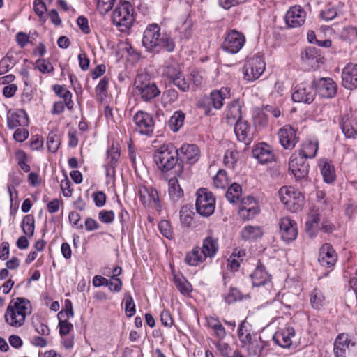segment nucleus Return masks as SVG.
<instances>
[{"instance_id": "nucleus-34", "label": "nucleus", "mask_w": 357, "mask_h": 357, "mask_svg": "<svg viewBox=\"0 0 357 357\" xmlns=\"http://www.w3.org/2000/svg\"><path fill=\"white\" fill-rule=\"evenodd\" d=\"M319 149V142L317 139H307L303 142L299 153L296 154L303 157L304 159H312L317 155Z\"/></svg>"}, {"instance_id": "nucleus-42", "label": "nucleus", "mask_w": 357, "mask_h": 357, "mask_svg": "<svg viewBox=\"0 0 357 357\" xmlns=\"http://www.w3.org/2000/svg\"><path fill=\"white\" fill-rule=\"evenodd\" d=\"M168 185L169 195L172 201L176 202L178 201L181 197H183V191L178 183L177 178H171L169 180Z\"/></svg>"}, {"instance_id": "nucleus-63", "label": "nucleus", "mask_w": 357, "mask_h": 357, "mask_svg": "<svg viewBox=\"0 0 357 357\" xmlns=\"http://www.w3.org/2000/svg\"><path fill=\"white\" fill-rule=\"evenodd\" d=\"M70 185L71 183L67 177L61 181L60 187L63 195L66 197H70L72 196L73 189L71 188Z\"/></svg>"}, {"instance_id": "nucleus-61", "label": "nucleus", "mask_w": 357, "mask_h": 357, "mask_svg": "<svg viewBox=\"0 0 357 357\" xmlns=\"http://www.w3.org/2000/svg\"><path fill=\"white\" fill-rule=\"evenodd\" d=\"M111 291L119 292L122 289V281L119 278L111 277L106 285Z\"/></svg>"}, {"instance_id": "nucleus-50", "label": "nucleus", "mask_w": 357, "mask_h": 357, "mask_svg": "<svg viewBox=\"0 0 357 357\" xmlns=\"http://www.w3.org/2000/svg\"><path fill=\"white\" fill-rule=\"evenodd\" d=\"M225 301L228 304L234 303L243 298L242 293L237 288L230 287L223 294Z\"/></svg>"}, {"instance_id": "nucleus-59", "label": "nucleus", "mask_w": 357, "mask_h": 357, "mask_svg": "<svg viewBox=\"0 0 357 357\" xmlns=\"http://www.w3.org/2000/svg\"><path fill=\"white\" fill-rule=\"evenodd\" d=\"M158 229L160 233L167 238L173 237V231L170 225V222L166 220H161L158 224Z\"/></svg>"}, {"instance_id": "nucleus-29", "label": "nucleus", "mask_w": 357, "mask_h": 357, "mask_svg": "<svg viewBox=\"0 0 357 357\" xmlns=\"http://www.w3.org/2000/svg\"><path fill=\"white\" fill-rule=\"evenodd\" d=\"M120 157V152L117 147L113 144L107 151L106 162L105 164V174L107 176H113L115 174V167Z\"/></svg>"}, {"instance_id": "nucleus-14", "label": "nucleus", "mask_w": 357, "mask_h": 357, "mask_svg": "<svg viewBox=\"0 0 357 357\" xmlns=\"http://www.w3.org/2000/svg\"><path fill=\"white\" fill-rule=\"evenodd\" d=\"M289 170L297 180L305 179L308 175L309 164L303 157L294 153L289 158Z\"/></svg>"}, {"instance_id": "nucleus-52", "label": "nucleus", "mask_w": 357, "mask_h": 357, "mask_svg": "<svg viewBox=\"0 0 357 357\" xmlns=\"http://www.w3.org/2000/svg\"><path fill=\"white\" fill-rule=\"evenodd\" d=\"M174 283L178 290L183 295H188L192 290L191 284L184 278L175 277Z\"/></svg>"}, {"instance_id": "nucleus-32", "label": "nucleus", "mask_w": 357, "mask_h": 357, "mask_svg": "<svg viewBox=\"0 0 357 357\" xmlns=\"http://www.w3.org/2000/svg\"><path fill=\"white\" fill-rule=\"evenodd\" d=\"M319 167L324 182L332 183L336 178L335 167L331 161L326 158L319 160Z\"/></svg>"}, {"instance_id": "nucleus-53", "label": "nucleus", "mask_w": 357, "mask_h": 357, "mask_svg": "<svg viewBox=\"0 0 357 357\" xmlns=\"http://www.w3.org/2000/svg\"><path fill=\"white\" fill-rule=\"evenodd\" d=\"M213 184L217 188H225L228 184V178L225 170H219L213 178Z\"/></svg>"}, {"instance_id": "nucleus-44", "label": "nucleus", "mask_w": 357, "mask_h": 357, "mask_svg": "<svg viewBox=\"0 0 357 357\" xmlns=\"http://www.w3.org/2000/svg\"><path fill=\"white\" fill-rule=\"evenodd\" d=\"M54 91L58 96L63 99L64 102H66V107H67L68 109H71L73 108V102L71 100L72 93L69 90L63 86L55 85L54 86Z\"/></svg>"}, {"instance_id": "nucleus-39", "label": "nucleus", "mask_w": 357, "mask_h": 357, "mask_svg": "<svg viewBox=\"0 0 357 357\" xmlns=\"http://www.w3.org/2000/svg\"><path fill=\"white\" fill-rule=\"evenodd\" d=\"M206 326L214 331L215 337L220 340H223L226 337V330L218 318L213 317H206Z\"/></svg>"}, {"instance_id": "nucleus-62", "label": "nucleus", "mask_w": 357, "mask_h": 357, "mask_svg": "<svg viewBox=\"0 0 357 357\" xmlns=\"http://www.w3.org/2000/svg\"><path fill=\"white\" fill-rule=\"evenodd\" d=\"M98 218L103 223H112L114 219V213L113 211H101L98 213Z\"/></svg>"}, {"instance_id": "nucleus-19", "label": "nucleus", "mask_w": 357, "mask_h": 357, "mask_svg": "<svg viewBox=\"0 0 357 357\" xmlns=\"http://www.w3.org/2000/svg\"><path fill=\"white\" fill-rule=\"evenodd\" d=\"M319 95L326 98H333L337 93V84L332 78L321 77L313 81Z\"/></svg>"}, {"instance_id": "nucleus-55", "label": "nucleus", "mask_w": 357, "mask_h": 357, "mask_svg": "<svg viewBox=\"0 0 357 357\" xmlns=\"http://www.w3.org/2000/svg\"><path fill=\"white\" fill-rule=\"evenodd\" d=\"M238 160V152L235 150H227L225 153L224 163L229 168H234L235 163Z\"/></svg>"}, {"instance_id": "nucleus-9", "label": "nucleus", "mask_w": 357, "mask_h": 357, "mask_svg": "<svg viewBox=\"0 0 357 357\" xmlns=\"http://www.w3.org/2000/svg\"><path fill=\"white\" fill-rule=\"evenodd\" d=\"M266 69V63L263 56L254 55L245 62L243 68V78L248 82H254L259 79Z\"/></svg>"}, {"instance_id": "nucleus-7", "label": "nucleus", "mask_w": 357, "mask_h": 357, "mask_svg": "<svg viewBox=\"0 0 357 357\" xmlns=\"http://www.w3.org/2000/svg\"><path fill=\"white\" fill-rule=\"evenodd\" d=\"M135 86L137 94L144 101H149L160 93L156 84L151 81L147 74L137 75L135 80Z\"/></svg>"}, {"instance_id": "nucleus-26", "label": "nucleus", "mask_w": 357, "mask_h": 357, "mask_svg": "<svg viewBox=\"0 0 357 357\" xmlns=\"http://www.w3.org/2000/svg\"><path fill=\"white\" fill-rule=\"evenodd\" d=\"M234 132L239 142L248 145L253 139L251 127L246 121H237L234 127Z\"/></svg>"}, {"instance_id": "nucleus-48", "label": "nucleus", "mask_w": 357, "mask_h": 357, "mask_svg": "<svg viewBox=\"0 0 357 357\" xmlns=\"http://www.w3.org/2000/svg\"><path fill=\"white\" fill-rule=\"evenodd\" d=\"M259 212V207L257 204H254L250 206H240L238 213L244 220L253 218Z\"/></svg>"}, {"instance_id": "nucleus-38", "label": "nucleus", "mask_w": 357, "mask_h": 357, "mask_svg": "<svg viewBox=\"0 0 357 357\" xmlns=\"http://www.w3.org/2000/svg\"><path fill=\"white\" fill-rule=\"evenodd\" d=\"M206 259V255L202 253L201 248L195 247L191 251L186 253L185 262L189 266H196L203 263Z\"/></svg>"}, {"instance_id": "nucleus-6", "label": "nucleus", "mask_w": 357, "mask_h": 357, "mask_svg": "<svg viewBox=\"0 0 357 357\" xmlns=\"http://www.w3.org/2000/svg\"><path fill=\"white\" fill-rule=\"evenodd\" d=\"M278 195L280 201L291 212H297L303 207L304 197L294 187H282L278 191Z\"/></svg>"}, {"instance_id": "nucleus-24", "label": "nucleus", "mask_w": 357, "mask_h": 357, "mask_svg": "<svg viewBox=\"0 0 357 357\" xmlns=\"http://www.w3.org/2000/svg\"><path fill=\"white\" fill-rule=\"evenodd\" d=\"M294 335V328L288 326L278 329L273 335V340L281 347L287 348L291 345Z\"/></svg>"}, {"instance_id": "nucleus-56", "label": "nucleus", "mask_w": 357, "mask_h": 357, "mask_svg": "<svg viewBox=\"0 0 357 357\" xmlns=\"http://www.w3.org/2000/svg\"><path fill=\"white\" fill-rule=\"evenodd\" d=\"M109 79L104 77L96 87V93L99 99L102 100L107 96Z\"/></svg>"}, {"instance_id": "nucleus-11", "label": "nucleus", "mask_w": 357, "mask_h": 357, "mask_svg": "<svg viewBox=\"0 0 357 357\" xmlns=\"http://www.w3.org/2000/svg\"><path fill=\"white\" fill-rule=\"evenodd\" d=\"M229 96L230 89L228 87H222L220 90L213 91L209 98L199 102V105L204 108L206 115H210L211 109L205 105L206 102L211 103L215 109H220L223 106L225 99L229 98Z\"/></svg>"}, {"instance_id": "nucleus-49", "label": "nucleus", "mask_w": 357, "mask_h": 357, "mask_svg": "<svg viewBox=\"0 0 357 357\" xmlns=\"http://www.w3.org/2000/svg\"><path fill=\"white\" fill-rule=\"evenodd\" d=\"M185 114L181 111L175 112L169 119V126L174 132H177L183 125Z\"/></svg>"}, {"instance_id": "nucleus-41", "label": "nucleus", "mask_w": 357, "mask_h": 357, "mask_svg": "<svg viewBox=\"0 0 357 357\" xmlns=\"http://www.w3.org/2000/svg\"><path fill=\"white\" fill-rule=\"evenodd\" d=\"M262 228L259 226H245L241 232L242 238L245 240H255L263 236Z\"/></svg>"}, {"instance_id": "nucleus-43", "label": "nucleus", "mask_w": 357, "mask_h": 357, "mask_svg": "<svg viewBox=\"0 0 357 357\" xmlns=\"http://www.w3.org/2000/svg\"><path fill=\"white\" fill-rule=\"evenodd\" d=\"M227 123L230 125L236 124L237 121L241 120V109L237 104H231L226 114Z\"/></svg>"}, {"instance_id": "nucleus-10", "label": "nucleus", "mask_w": 357, "mask_h": 357, "mask_svg": "<svg viewBox=\"0 0 357 357\" xmlns=\"http://www.w3.org/2000/svg\"><path fill=\"white\" fill-rule=\"evenodd\" d=\"M135 130L142 135L152 136L155 128L153 116L143 111H138L133 116Z\"/></svg>"}, {"instance_id": "nucleus-54", "label": "nucleus", "mask_w": 357, "mask_h": 357, "mask_svg": "<svg viewBox=\"0 0 357 357\" xmlns=\"http://www.w3.org/2000/svg\"><path fill=\"white\" fill-rule=\"evenodd\" d=\"M341 37L344 40L353 42L357 40V29L354 26H347L341 32Z\"/></svg>"}, {"instance_id": "nucleus-45", "label": "nucleus", "mask_w": 357, "mask_h": 357, "mask_svg": "<svg viewBox=\"0 0 357 357\" xmlns=\"http://www.w3.org/2000/svg\"><path fill=\"white\" fill-rule=\"evenodd\" d=\"M34 217L31 215H26L22 219L21 227L24 234L28 237L33 236L34 234Z\"/></svg>"}, {"instance_id": "nucleus-13", "label": "nucleus", "mask_w": 357, "mask_h": 357, "mask_svg": "<svg viewBox=\"0 0 357 357\" xmlns=\"http://www.w3.org/2000/svg\"><path fill=\"white\" fill-rule=\"evenodd\" d=\"M316 96L312 84L307 82L301 83L294 89L291 98L296 102L311 103Z\"/></svg>"}, {"instance_id": "nucleus-25", "label": "nucleus", "mask_w": 357, "mask_h": 357, "mask_svg": "<svg viewBox=\"0 0 357 357\" xmlns=\"http://www.w3.org/2000/svg\"><path fill=\"white\" fill-rule=\"evenodd\" d=\"M140 202L144 206H154L157 207L159 204L158 192L153 188L139 186L138 190Z\"/></svg>"}, {"instance_id": "nucleus-15", "label": "nucleus", "mask_w": 357, "mask_h": 357, "mask_svg": "<svg viewBox=\"0 0 357 357\" xmlns=\"http://www.w3.org/2000/svg\"><path fill=\"white\" fill-rule=\"evenodd\" d=\"M337 261V255L330 243H324L319 248L318 261L319 264L331 271Z\"/></svg>"}, {"instance_id": "nucleus-64", "label": "nucleus", "mask_w": 357, "mask_h": 357, "mask_svg": "<svg viewBox=\"0 0 357 357\" xmlns=\"http://www.w3.org/2000/svg\"><path fill=\"white\" fill-rule=\"evenodd\" d=\"M215 347L221 353V354L225 357H231V354H233L230 346L227 343L219 341L215 344Z\"/></svg>"}, {"instance_id": "nucleus-51", "label": "nucleus", "mask_w": 357, "mask_h": 357, "mask_svg": "<svg viewBox=\"0 0 357 357\" xmlns=\"http://www.w3.org/2000/svg\"><path fill=\"white\" fill-rule=\"evenodd\" d=\"M60 137L54 131L49 132L47 137V146L50 151L55 153L60 146Z\"/></svg>"}, {"instance_id": "nucleus-27", "label": "nucleus", "mask_w": 357, "mask_h": 357, "mask_svg": "<svg viewBox=\"0 0 357 357\" xmlns=\"http://www.w3.org/2000/svg\"><path fill=\"white\" fill-rule=\"evenodd\" d=\"M66 303V304L69 303L70 307L66 309L65 312L61 311L58 313L59 333L61 335H68L73 329V324L66 319L73 316L72 304L68 300H67Z\"/></svg>"}, {"instance_id": "nucleus-47", "label": "nucleus", "mask_w": 357, "mask_h": 357, "mask_svg": "<svg viewBox=\"0 0 357 357\" xmlns=\"http://www.w3.org/2000/svg\"><path fill=\"white\" fill-rule=\"evenodd\" d=\"M167 80L174 86H177L182 91H187L189 90V83L186 81L181 70L178 73H175L172 76V78H169Z\"/></svg>"}, {"instance_id": "nucleus-8", "label": "nucleus", "mask_w": 357, "mask_h": 357, "mask_svg": "<svg viewBox=\"0 0 357 357\" xmlns=\"http://www.w3.org/2000/svg\"><path fill=\"white\" fill-rule=\"evenodd\" d=\"M195 207L198 214L202 217L211 216L215 208V198L213 194L206 188H200L196 192Z\"/></svg>"}, {"instance_id": "nucleus-58", "label": "nucleus", "mask_w": 357, "mask_h": 357, "mask_svg": "<svg viewBox=\"0 0 357 357\" xmlns=\"http://www.w3.org/2000/svg\"><path fill=\"white\" fill-rule=\"evenodd\" d=\"M135 304L130 293L126 294L125 312L127 317H131L135 314Z\"/></svg>"}, {"instance_id": "nucleus-22", "label": "nucleus", "mask_w": 357, "mask_h": 357, "mask_svg": "<svg viewBox=\"0 0 357 357\" xmlns=\"http://www.w3.org/2000/svg\"><path fill=\"white\" fill-rule=\"evenodd\" d=\"M252 155L260 163L266 164L275 160L272 148L266 143H260L252 149Z\"/></svg>"}, {"instance_id": "nucleus-57", "label": "nucleus", "mask_w": 357, "mask_h": 357, "mask_svg": "<svg viewBox=\"0 0 357 357\" xmlns=\"http://www.w3.org/2000/svg\"><path fill=\"white\" fill-rule=\"evenodd\" d=\"M36 68L42 73H49L54 70L52 64L47 59H38L36 61Z\"/></svg>"}, {"instance_id": "nucleus-2", "label": "nucleus", "mask_w": 357, "mask_h": 357, "mask_svg": "<svg viewBox=\"0 0 357 357\" xmlns=\"http://www.w3.org/2000/svg\"><path fill=\"white\" fill-rule=\"evenodd\" d=\"M250 328L251 326L247 321H243L241 323L238 330L241 347L246 351L248 356L261 357L266 343L261 339L260 336L251 333Z\"/></svg>"}, {"instance_id": "nucleus-31", "label": "nucleus", "mask_w": 357, "mask_h": 357, "mask_svg": "<svg viewBox=\"0 0 357 357\" xmlns=\"http://www.w3.org/2000/svg\"><path fill=\"white\" fill-rule=\"evenodd\" d=\"M7 124L10 129L18 126H24L28 124V117L24 110L18 109L15 112H9L7 117Z\"/></svg>"}, {"instance_id": "nucleus-37", "label": "nucleus", "mask_w": 357, "mask_h": 357, "mask_svg": "<svg viewBox=\"0 0 357 357\" xmlns=\"http://www.w3.org/2000/svg\"><path fill=\"white\" fill-rule=\"evenodd\" d=\"M309 296L310 305L314 310H320L325 306L326 303V296L320 289H313Z\"/></svg>"}, {"instance_id": "nucleus-20", "label": "nucleus", "mask_w": 357, "mask_h": 357, "mask_svg": "<svg viewBox=\"0 0 357 357\" xmlns=\"http://www.w3.org/2000/svg\"><path fill=\"white\" fill-rule=\"evenodd\" d=\"M306 13L300 6H294L289 9L285 15L286 24L291 28L302 26L305 22Z\"/></svg>"}, {"instance_id": "nucleus-18", "label": "nucleus", "mask_w": 357, "mask_h": 357, "mask_svg": "<svg viewBox=\"0 0 357 357\" xmlns=\"http://www.w3.org/2000/svg\"><path fill=\"white\" fill-rule=\"evenodd\" d=\"M356 344L355 340L347 333H340L336 337L334 342V355L335 357H346L347 351L351 347H354Z\"/></svg>"}, {"instance_id": "nucleus-21", "label": "nucleus", "mask_w": 357, "mask_h": 357, "mask_svg": "<svg viewBox=\"0 0 357 357\" xmlns=\"http://www.w3.org/2000/svg\"><path fill=\"white\" fill-rule=\"evenodd\" d=\"M250 278L254 287L266 286L268 289L272 288L271 275L261 264L256 267Z\"/></svg>"}, {"instance_id": "nucleus-12", "label": "nucleus", "mask_w": 357, "mask_h": 357, "mask_svg": "<svg viewBox=\"0 0 357 357\" xmlns=\"http://www.w3.org/2000/svg\"><path fill=\"white\" fill-rule=\"evenodd\" d=\"M245 40V36L242 33L231 30L225 37L222 48L229 54H236L244 46Z\"/></svg>"}, {"instance_id": "nucleus-4", "label": "nucleus", "mask_w": 357, "mask_h": 357, "mask_svg": "<svg viewBox=\"0 0 357 357\" xmlns=\"http://www.w3.org/2000/svg\"><path fill=\"white\" fill-rule=\"evenodd\" d=\"M135 10L127 1H120L112 15V24L122 33L128 31L135 22Z\"/></svg>"}, {"instance_id": "nucleus-16", "label": "nucleus", "mask_w": 357, "mask_h": 357, "mask_svg": "<svg viewBox=\"0 0 357 357\" xmlns=\"http://www.w3.org/2000/svg\"><path fill=\"white\" fill-rule=\"evenodd\" d=\"M279 142L284 149L291 150L298 142V137L296 135V130L289 125H285L282 127L278 132Z\"/></svg>"}, {"instance_id": "nucleus-33", "label": "nucleus", "mask_w": 357, "mask_h": 357, "mask_svg": "<svg viewBox=\"0 0 357 357\" xmlns=\"http://www.w3.org/2000/svg\"><path fill=\"white\" fill-rule=\"evenodd\" d=\"M344 3L340 1L328 3L320 13V16L325 20H332L337 16L343 14Z\"/></svg>"}, {"instance_id": "nucleus-30", "label": "nucleus", "mask_w": 357, "mask_h": 357, "mask_svg": "<svg viewBox=\"0 0 357 357\" xmlns=\"http://www.w3.org/2000/svg\"><path fill=\"white\" fill-rule=\"evenodd\" d=\"M181 158L183 160L190 164L197 162L200 156V151L198 146L195 144H183L179 149Z\"/></svg>"}, {"instance_id": "nucleus-17", "label": "nucleus", "mask_w": 357, "mask_h": 357, "mask_svg": "<svg viewBox=\"0 0 357 357\" xmlns=\"http://www.w3.org/2000/svg\"><path fill=\"white\" fill-rule=\"evenodd\" d=\"M280 235L286 243L296 239L298 235L297 225L295 221L288 217L282 218L279 221Z\"/></svg>"}, {"instance_id": "nucleus-35", "label": "nucleus", "mask_w": 357, "mask_h": 357, "mask_svg": "<svg viewBox=\"0 0 357 357\" xmlns=\"http://www.w3.org/2000/svg\"><path fill=\"white\" fill-rule=\"evenodd\" d=\"M354 120L347 114L340 121V127L347 138H357V130L354 128Z\"/></svg>"}, {"instance_id": "nucleus-3", "label": "nucleus", "mask_w": 357, "mask_h": 357, "mask_svg": "<svg viewBox=\"0 0 357 357\" xmlns=\"http://www.w3.org/2000/svg\"><path fill=\"white\" fill-rule=\"evenodd\" d=\"M31 313V303L24 298L17 297L10 302L5 312L6 322L15 328L22 326L26 317Z\"/></svg>"}, {"instance_id": "nucleus-28", "label": "nucleus", "mask_w": 357, "mask_h": 357, "mask_svg": "<svg viewBox=\"0 0 357 357\" xmlns=\"http://www.w3.org/2000/svg\"><path fill=\"white\" fill-rule=\"evenodd\" d=\"M302 61L308 67L317 68L321 59L320 50L316 47H307L301 55Z\"/></svg>"}, {"instance_id": "nucleus-60", "label": "nucleus", "mask_w": 357, "mask_h": 357, "mask_svg": "<svg viewBox=\"0 0 357 357\" xmlns=\"http://www.w3.org/2000/svg\"><path fill=\"white\" fill-rule=\"evenodd\" d=\"M116 0H97V8L101 14H105L113 7Z\"/></svg>"}, {"instance_id": "nucleus-36", "label": "nucleus", "mask_w": 357, "mask_h": 357, "mask_svg": "<svg viewBox=\"0 0 357 357\" xmlns=\"http://www.w3.org/2000/svg\"><path fill=\"white\" fill-rule=\"evenodd\" d=\"M218 248V239L208 236L204 239L201 250L206 255V258H212L216 255Z\"/></svg>"}, {"instance_id": "nucleus-1", "label": "nucleus", "mask_w": 357, "mask_h": 357, "mask_svg": "<svg viewBox=\"0 0 357 357\" xmlns=\"http://www.w3.org/2000/svg\"><path fill=\"white\" fill-rule=\"evenodd\" d=\"M142 42L146 50L151 53H159L162 50L172 52L176 45L170 34L162 30L157 23L149 24L146 26Z\"/></svg>"}, {"instance_id": "nucleus-5", "label": "nucleus", "mask_w": 357, "mask_h": 357, "mask_svg": "<svg viewBox=\"0 0 357 357\" xmlns=\"http://www.w3.org/2000/svg\"><path fill=\"white\" fill-rule=\"evenodd\" d=\"M178 151L172 144L162 145L155 151L153 160L162 172H165L174 168L178 162Z\"/></svg>"}, {"instance_id": "nucleus-46", "label": "nucleus", "mask_w": 357, "mask_h": 357, "mask_svg": "<svg viewBox=\"0 0 357 357\" xmlns=\"http://www.w3.org/2000/svg\"><path fill=\"white\" fill-rule=\"evenodd\" d=\"M242 194L241 186L237 183H233L227 189L226 198L230 203H236L239 201Z\"/></svg>"}, {"instance_id": "nucleus-23", "label": "nucleus", "mask_w": 357, "mask_h": 357, "mask_svg": "<svg viewBox=\"0 0 357 357\" xmlns=\"http://www.w3.org/2000/svg\"><path fill=\"white\" fill-rule=\"evenodd\" d=\"M342 85L347 89L357 88V64L348 63L342 73Z\"/></svg>"}, {"instance_id": "nucleus-40", "label": "nucleus", "mask_w": 357, "mask_h": 357, "mask_svg": "<svg viewBox=\"0 0 357 357\" xmlns=\"http://www.w3.org/2000/svg\"><path fill=\"white\" fill-rule=\"evenodd\" d=\"M320 218L316 212H312L309 214L305 223V230L307 234L313 238L316 236L317 231L319 229Z\"/></svg>"}]
</instances>
